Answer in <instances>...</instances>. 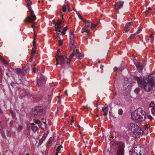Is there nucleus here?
Returning <instances> with one entry per match:
<instances>
[{
  "instance_id": "nucleus-31",
  "label": "nucleus",
  "mask_w": 155,
  "mask_h": 155,
  "mask_svg": "<svg viewBox=\"0 0 155 155\" xmlns=\"http://www.w3.org/2000/svg\"><path fill=\"white\" fill-rule=\"evenodd\" d=\"M10 112L11 114V116L13 118H14L15 117V114L13 112L12 110H10Z\"/></svg>"
},
{
  "instance_id": "nucleus-58",
  "label": "nucleus",
  "mask_w": 155,
  "mask_h": 155,
  "mask_svg": "<svg viewBox=\"0 0 155 155\" xmlns=\"http://www.w3.org/2000/svg\"><path fill=\"white\" fill-rule=\"evenodd\" d=\"M73 116L72 117V119L71 120V122L73 123L74 122V120L73 119Z\"/></svg>"
},
{
  "instance_id": "nucleus-43",
  "label": "nucleus",
  "mask_w": 155,
  "mask_h": 155,
  "mask_svg": "<svg viewBox=\"0 0 155 155\" xmlns=\"http://www.w3.org/2000/svg\"><path fill=\"white\" fill-rule=\"evenodd\" d=\"M60 12H61V14H60L61 17V18L62 19H64V18L63 17V14H62V12H61V9H60Z\"/></svg>"
},
{
  "instance_id": "nucleus-35",
  "label": "nucleus",
  "mask_w": 155,
  "mask_h": 155,
  "mask_svg": "<svg viewBox=\"0 0 155 155\" xmlns=\"http://www.w3.org/2000/svg\"><path fill=\"white\" fill-rule=\"evenodd\" d=\"M60 53V51L59 49H58L57 51V53L55 57L56 58L58 57L59 56H60V55H59V53Z\"/></svg>"
},
{
  "instance_id": "nucleus-51",
  "label": "nucleus",
  "mask_w": 155,
  "mask_h": 155,
  "mask_svg": "<svg viewBox=\"0 0 155 155\" xmlns=\"http://www.w3.org/2000/svg\"><path fill=\"white\" fill-rule=\"evenodd\" d=\"M85 23H88V24H90V21H86L85 20V21H84Z\"/></svg>"
},
{
  "instance_id": "nucleus-5",
  "label": "nucleus",
  "mask_w": 155,
  "mask_h": 155,
  "mask_svg": "<svg viewBox=\"0 0 155 155\" xmlns=\"http://www.w3.org/2000/svg\"><path fill=\"white\" fill-rule=\"evenodd\" d=\"M70 43L71 48L74 49V53L77 58L78 59H81L82 58V56L78 51V49H75V47H74V32H71L69 34Z\"/></svg>"
},
{
  "instance_id": "nucleus-50",
  "label": "nucleus",
  "mask_w": 155,
  "mask_h": 155,
  "mask_svg": "<svg viewBox=\"0 0 155 155\" xmlns=\"http://www.w3.org/2000/svg\"><path fill=\"white\" fill-rule=\"evenodd\" d=\"M48 151L47 150H45V155H48Z\"/></svg>"
},
{
  "instance_id": "nucleus-1",
  "label": "nucleus",
  "mask_w": 155,
  "mask_h": 155,
  "mask_svg": "<svg viewBox=\"0 0 155 155\" xmlns=\"http://www.w3.org/2000/svg\"><path fill=\"white\" fill-rule=\"evenodd\" d=\"M135 78L141 88L147 92L151 90L154 85L155 87V73L150 75L143 80L137 77Z\"/></svg>"
},
{
  "instance_id": "nucleus-15",
  "label": "nucleus",
  "mask_w": 155,
  "mask_h": 155,
  "mask_svg": "<svg viewBox=\"0 0 155 155\" xmlns=\"http://www.w3.org/2000/svg\"><path fill=\"white\" fill-rule=\"evenodd\" d=\"M146 152L145 148L143 147H141L140 150V153H139L138 154V155H147V154Z\"/></svg>"
},
{
  "instance_id": "nucleus-47",
  "label": "nucleus",
  "mask_w": 155,
  "mask_h": 155,
  "mask_svg": "<svg viewBox=\"0 0 155 155\" xmlns=\"http://www.w3.org/2000/svg\"><path fill=\"white\" fill-rule=\"evenodd\" d=\"M149 12V10H146V11L144 12V13L146 15H147L148 13Z\"/></svg>"
},
{
  "instance_id": "nucleus-22",
  "label": "nucleus",
  "mask_w": 155,
  "mask_h": 155,
  "mask_svg": "<svg viewBox=\"0 0 155 155\" xmlns=\"http://www.w3.org/2000/svg\"><path fill=\"white\" fill-rule=\"evenodd\" d=\"M31 128L34 132H35L37 130L38 128L37 127L35 126L33 124H32Z\"/></svg>"
},
{
  "instance_id": "nucleus-20",
  "label": "nucleus",
  "mask_w": 155,
  "mask_h": 155,
  "mask_svg": "<svg viewBox=\"0 0 155 155\" xmlns=\"http://www.w3.org/2000/svg\"><path fill=\"white\" fill-rule=\"evenodd\" d=\"M124 98L127 101H129L131 99V97L129 94H127L124 96Z\"/></svg>"
},
{
  "instance_id": "nucleus-6",
  "label": "nucleus",
  "mask_w": 155,
  "mask_h": 155,
  "mask_svg": "<svg viewBox=\"0 0 155 155\" xmlns=\"http://www.w3.org/2000/svg\"><path fill=\"white\" fill-rule=\"evenodd\" d=\"M32 110L33 114L35 116H40L42 114L43 108L41 106H37L34 108Z\"/></svg>"
},
{
  "instance_id": "nucleus-59",
  "label": "nucleus",
  "mask_w": 155,
  "mask_h": 155,
  "mask_svg": "<svg viewBox=\"0 0 155 155\" xmlns=\"http://www.w3.org/2000/svg\"><path fill=\"white\" fill-rule=\"evenodd\" d=\"M65 94L67 95V96H68V93H67V90H66L65 91Z\"/></svg>"
},
{
  "instance_id": "nucleus-33",
  "label": "nucleus",
  "mask_w": 155,
  "mask_h": 155,
  "mask_svg": "<svg viewBox=\"0 0 155 155\" xmlns=\"http://www.w3.org/2000/svg\"><path fill=\"white\" fill-rule=\"evenodd\" d=\"M47 136V135L46 134H44V135L43 136L41 140L44 141L46 139Z\"/></svg>"
},
{
  "instance_id": "nucleus-63",
  "label": "nucleus",
  "mask_w": 155,
  "mask_h": 155,
  "mask_svg": "<svg viewBox=\"0 0 155 155\" xmlns=\"http://www.w3.org/2000/svg\"><path fill=\"white\" fill-rule=\"evenodd\" d=\"M59 152H58V151H57L56 153H55V155H58V153H59Z\"/></svg>"
},
{
  "instance_id": "nucleus-46",
  "label": "nucleus",
  "mask_w": 155,
  "mask_h": 155,
  "mask_svg": "<svg viewBox=\"0 0 155 155\" xmlns=\"http://www.w3.org/2000/svg\"><path fill=\"white\" fill-rule=\"evenodd\" d=\"M58 28H56L55 27V31H59V32H61V31L60 30H59L58 29Z\"/></svg>"
},
{
  "instance_id": "nucleus-26",
  "label": "nucleus",
  "mask_w": 155,
  "mask_h": 155,
  "mask_svg": "<svg viewBox=\"0 0 155 155\" xmlns=\"http://www.w3.org/2000/svg\"><path fill=\"white\" fill-rule=\"evenodd\" d=\"M1 133L3 138H4L5 139L6 138V137L5 136V132L4 131H3L2 130H1Z\"/></svg>"
},
{
  "instance_id": "nucleus-61",
  "label": "nucleus",
  "mask_w": 155,
  "mask_h": 155,
  "mask_svg": "<svg viewBox=\"0 0 155 155\" xmlns=\"http://www.w3.org/2000/svg\"><path fill=\"white\" fill-rule=\"evenodd\" d=\"M51 95H48V98L49 99H50V98H51Z\"/></svg>"
},
{
  "instance_id": "nucleus-17",
  "label": "nucleus",
  "mask_w": 155,
  "mask_h": 155,
  "mask_svg": "<svg viewBox=\"0 0 155 155\" xmlns=\"http://www.w3.org/2000/svg\"><path fill=\"white\" fill-rule=\"evenodd\" d=\"M36 42L35 41V38L33 41V48H32L31 50V53L35 54L36 50V47L35 46Z\"/></svg>"
},
{
  "instance_id": "nucleus-37",
  "label": "nucleus",
  "mask_w": 155,
  "mask_h": 155,
  "mask_svg": "<svg viewBox=\"0 0 155 155\" xmlns=\"http://www.w3.org/2000/svg\"><path fill=\"white\" fill-rule=\"evenodd\" d=\"M154 103L153 102H151L150 104V107H153L154 106Z\"/></svg>"
},
{
  "instance_id": "nucleus-32",
  "label": "nucleus",
  "mask_w": 155,
  "mask_h": 155,
  "mask_svg": "<svg viewBox=\"0 0 155 155\" xmlns=\"http://www.w3.org/2000/svg\"><path fill=\"white\" fill-rule=\"evenodd\" d=\"M78 16L80 19L82 20L83 21H85V20L82 18V17L80 14H78Z\"/></svg>"
},
{
  "instance_id": "nucleus-12",
  "label": "nucleus",
  "mask_w": 155,
  "mask_h": 155,
  "mask_svg": "<svg viewBox=\"0 0 155 155\" xmlns=\"http://www.w3.org/2000/svg\"><path fill=\"white\" fill-rule=\"evenodd\" d=\"M64 22V21L61 20H58L55 26H58V27L61 29L64 26V25L63 24Z\"/></svg>"
},
{
  "instance_id": "nucleus-36",
  "label": "nucleus",
  "mask_w": 155,
  "mask_h": 155,
  "mask_svg": "<svg viewBox=\"0 0 155 155\" xmlns=\"http://www.w3.org/2000/svg\"><path fill=\"white\" fill-rule=\"evenodd\" d=\"M53 140V138L52 137H50L48 141L49 143V144L51 143Z\"/></svg>"
},
{
  "instance_id": "nucleus-42",
  "label": "nucleus",
  "mask_w": 155,
  "mask_h": 155,
  "mask_svg": "<svg viewBox=\"0 0 155 155\" xmlns=\"http://www.w3.org/2000/svg\"><path fill=\"white\" fill-rule=\"evenodd\" d=\"M22 129V127L21 125L19 126L18 127V130L20 131Z\"/></svg>"
},
{
  "instance_id": "nucleus-41",
  "label": "nucleus",
  "mask_w": 155,
  "mask_h": 155,
  "mask_svg": "<svg viewBox=\"0 0 155 155\" xmlns=\"http://www.w3.org/2000/svg\"><path fill=\"white\" fill-rule=\"evenodd\" d=\"M147 117L148 119L150 120V121H151L153 119L152 117L150 115H148Z\"/></svg>"
},
{
  "instance_id": "nucleus-29",
  "label": "nucleus",
  "mask_w": 155,
  "mask_h": 155,
  "mask_svg": "<svg viewBox=\"0 0 155 155\" xmlns=\"http://www.w3.org/2000/svg\"><path fill=\"white\" fill-rule=\"evenodd\" d=\"M37 84L38 86H42L43 85V83L40 80H37Z\"/></svg>"
},
{
  "instance_id": "nucleus-49",
  "label": "nucleus",
  "mask_w": 155,
  "mask_h": 155,
  "mask_svg": "<svg viewBox=\"0 0 155 155\" xmlns=\"http://www.w3.org/2000/svg\"><path fill=\"white\" fill-rule=\"evenodd\" d=\"M104 65H103L102 64H101L100 68L102 70H103V68H104Z\"/></svg>"
},
{
  "instance_id": "nucleus-19",
  "label": "nucleus",
  "mask_w": 155,
  "mask_h": 155,
  "mask_svg": "<svg viewBox=\"0 0 155 155\" xmlns=\"http://www.w3.org/2000/svg\"><path fill=\"white\" fill-rule=\"evenodd\" d=\"M0 60L4 64H5L6 65H8V62L4 59L1 55H0Z\"/></svg>"
},
{
  "instance_id": "nucleus-64",
  "label": "nucleus",
  "mask_w": 155,
  "mask_h": 155,
  "mask_svg": "<svg viewBox=\"0 0 155 155\" xmlns=\"http://www.w3.org/2000/svg\"><path fill=\"white\" fill-rule=\"evenodd\" d=\"M60 101H61V100L60 99H59L58 101V103H60Z\"/></svg>"
},
{
  "instance_id": "nucleus-40",
  "label": "nucleus",
  "mask_w": 155,
  "mask_h": 155,
  "mask_svg": "<svg viewBox=\"0 0 155 155\" xmlns=\"http://www.w3.org/2000/svg\"><path fill=\"white\" fill-rule=\"evenodd\" d=\"M58 43L60 46H61L63 45V41L61 40L58 41Z\"/></svg>"
},
{
  "instance_id": "nucleus-10",
  "label": "nucleus",
  "mask_w": 155,
  "mask_h": 155,
  "mask_svg": "<svg viewBox=\"0 0 155 155\" xmlns=\"http://www.w3.org/2000/svg\"><path fill=\"white\" fill-rule=\"evenodd\" d=\"M30 68L28 64H26V66L22 68L23 72H22V75L25 76L26 74L28 73L30 71Z\"/></svg>"
},
{
  "instance_id": "nucleus-4",
  "label": "nucleus",
  "mask_w": 155,
  "mask_h": 155,
  "mask_svg": "<svg viewBox=\"0 0 155 155\" xmlns=\"http://www.w3.org/2000/svg\"><path fill=\"white\" fill-rule=\"evenodd\" d=\"M26 3L29 10L30 12V15L26 18L24 20L25 22L33 23L36 19L34 11L32 10L31 5L32 4V2L31 0H26Z\"/></svg>"
},
{
  "instance_id": "nucleus-7",
  "label": "nucleus",
  "mask_w": 155,
  "mask_h": 155,
  "mask_svg": "<svg viewBox=\"0 0 155 155\" xmlns=\"http://www.w3.org/2000/svg\"><path fill=\"white\" fill-rule=\"evenodd\" d=\"M117 144L119 145L117 155H124V144L123 142H120L117 143Z\"/></svg>"
},
{
  "instance_id": "nucleus-54",
  "label": "nucleus",
  "mask_w": 155,
  "mask_h": 155,
  "mask_svg": "<svg viewBox=\"0 0 155 155\" xmlns=\"http://www.w3.org/2000/svg\"><path fill=\"white\" fill-rule=\"evenodd\" d=\"M43 141H44L43 140H41L39 142V144H40V145L41 144L43 143Z\"/></svg>"
},
{
  "instance_id": "nucleus-18",
  "label": "nucleus",
  "mask_w": 155,
  "mask_h": 155,
  "mask_svg": "<svg viewBox=\"0 0 155 155\" xmlns=\"http://www.w3.org/2000/svg\"><path fill=\"white\" fill-rule=\"evenodd\" d=\"M74 50H73V52L71 54L69 55V58H67V63L68 64H70V61H71V60L73 57L74 56Z\"/></svg>"
},
{
  "instance_id": "nucleus-57",
  "label": "nucleus",
  "mask_w": 155,
  "mask_h": 155,
  "mask_svg": "<svg viewBox=\"0 0 155 155\" xmlns=\"http://www.w3.org/2000/svg\"><path fill=\"white\" fill-rule=\"evenodd\" d=\"M78 128L79 129V131L80 132V133H81V134H82V133L81 132V129H80V126L79 125H78Z\"/></svg>"
},
{
  "instance_id": "nucleus-23",
  "label": "nucleus",
  "mask_w": 155,
  "mask_h": 155,
  "mask_svg": "<svg viewBox=\"0 0 155 155\" xmlns=\"http://www.w3.org/2000/svg\"><path fill=\"white\" fill-rule=\"evenodd\" d=\"M139 35H137L136 34V33H134V34H131L130 36L129 37V39H133V38H134L135 37H137L138 36H139Z\"/></svg>"
},
{
  "instance_id": "nucleus-8",
  "label": "nucleus",
  "mask_w": 155,
  "mask_h": 155,
  "mask_svg": "<svg viewBox=\"0 0 155 155\" xmlns=\"http://www.w3.org/2000/svg\"><path fill=\"white\" fill-rule=\"evenodd\" d=\"M56 59L57 61V63L56 64V65H58L59 63L58 61L59 60L61 61V63L60 64L62 66L64 64L65 62H67V61H65V59L61 55H60V56H59L58 57L56 58Z\"/></svg>"
},
{
  "instance_id": "nucleus-60",
  "label": "nucleus",
  "mask_w": 155,
  "mask_h": 155,
  "mask_svg": "<svg viewBox=\"0 0 155 155\" xmlns=\"http://www.w3.org/2000/svg\"><path fill=\"white\" fill-rule=\"evenodd\" d=\"M79 155H82L81 151L80 149L79 150Z\"/></svg>"
},
{
  "instance_id": "nucleus-2",
  "label": "nucleus",
  "mask_w": 155,
  "mask_h": 155,
  "mask_svg": "<svg viewBox=\"0 0 155 155\" xmlns=\"http://www.w3.org/2000/svg\"><path fill=\"white\" fill-rule=\"evenodd\" d=\"M127 130L131 136L135 137H140L143 133V130L140 128L133 123H130L128 124Z\"/></svg>"
},
{
  "instance_id": "nucleus-3",
  "label": "nucleus",
  "mask_w": 155,
  "mask_h": 155,
  "mask_svg": "<svg viewBox=\"0 0 155 155\" xmlns=\"http://www.w3.org/2000/svg\"><path fill=\"white\" fill-rule=\"evenodd\" d=\"M132 120L137 122H140L144 120L146 117L145 111L141 108H138L131 114Z\"/></svg>"
},
{
  "instance_id": "nucleus-13",
  "label": "nucleus",
  "mask_w": 155,
  "mask_h": 155,
  "mask_svg": "<svg viewBox=\"0 0 155 155\" xmlns=\"http://www.w3.org/2000/svg\"><path fill=\"white\" fill-rule=\"evenodd\" d=\"M68 8V11L69 12H70L69 8V5L67 3H65L62 6L63 11V12H65L67 11V8Z\"/></svg>"
},
{
  "instance_id": "nucleus-21",
  "label": "nucleus",
  "mask_w": 155,
  "mask_h": 155,
  "mask_svg": "<svg viewBox=\"0 0 155 155\" xmlns=\"http://www.w3.org/2000/svg\"><path fill=\"white\" fill-rule=\"evenodd\" d=\"M130 23H128L126 25L125 28V30L127 31H129L130 28Z\"/></svg>"
},
{
  "instance_id": "nucleus-11",
  "label": "nucleus",
  "mask_w": 155,
  "mask_h": 155,
  "mask_svg": "<svg viewBox=\"0 0 155 155\" xmlns=\"http://www.w3.org/2000/svg\"><path fill=\"white\" fill-rule=\"evenodd\" d=\"M124 4V2L120 1L116 3L115 5V8L116 10H118L122 7Z\"/></svg>"
},
{
  "instance_id": "nucleus-62",
  "label": "nucleus",
  "mask_w": 155,
  "mask_h": 155,
  "mask_svg": "<svg viewBox=\"0 0 155 155\" xmlns=\"http://www.w3.org/2000/svg\"><path fill=\"white\" fill-rule=\"evenodd\" d=\"M145 127L147 128H148V125H147V124L145 125Z\"/></svg>"
},
{
  "instance_id": "nucleus-45",
  "label": "nucleus",
  "mask_w": 155,
  "mask_h": 155,
  "mask_svg": "<svg viewBox=\"0 0 155 155\" xmlns=\"http://www.w3.org/2000/svg\"><path fill=\"white\" fill-rule=\"evenodd\" d=\"M152 113L153 114L155 113V107L153 108L151 110Z\"/></svg>"
},
{
  "instance_id": "nucleus-39",
  "label": "nucleus",
  "mask_w": 155,
  "mask_h": 155,
  "mask_svg": "<svg viewBox=\"0 0 155 155\" xmlns=\"http://www.w3.org/2000/svg\"><path fill=\"white\" fill-rule=\"evenodd\" d=\"M35 122L36 124H41V125H42V123H41V122L40 121H39V120H35Z\"/></svg>"
},
{
  "instance_id": "nucleus-34",
  "label": "nucleus",
  "mask_w": 155,
  "mask_h": 155,
  "mask_svg": "<svg viewBox=\"0 0 155 155\" xmlns=\"http://www.w3.org/2000/svg\"><path fill=\"white\" fill-rule=\"evenodd\" d=\"M35 54L31 53V57L30 58V61L31 62H32V58H33L34 56L35 55Z\"/></svg>"
},
{
  "instance_id": "nucleus-48",
  "label": "nucleus",
  "mask_w": 155,
  "mask_h": 155,
  "mask_svg": "<svg viewBox=\"0 0 155 155\" xmlns=\"http://www.w3.org/2000/svg\"><path fill=\"white\" fill-rule=\"evenodd\" d=\"M117 70H118V69L117 67H114V71H116Z\"/></svg>"
},
{
  "instance_id": "nucleus-28",
  "label": "nucleus",
  "mask_w": 155,
  "mask_h": 155,
  "mask_svg": "<svg viewBox=\"0 0 155 155\" xmlns=\"http://www.w3.org/2000/svg\"><path fill=\"white\" fill-rule=\"evenodd\" d=\"M7 133L6 134L7 136V137H11L12 134H11V132L7 130Z\"/></svg>"
},
{
  "instance_id": "nucleus-56",
  "label": "nucleus",
  "mask_w": 155,
  "mask_h": 155,
  "mask_svg": "<svg viewBox=\"0 0 155 155\" xmlns=\"http://www.w3.org/2000/svg\"><path fill=\"white\" fill-rule=\"evenodd\" d=\"M135 91L137 93H138L139 92V90L138 89H136L135 90Z\"/></svg>"
},
{
  "instance_id": "nucleus-24",
  "label": "nucleus",
  "mask_w": 155,
  "mask_h": 155,
  "mask_svg": "<svg viewBox=\"0 0 155 155\" xmlns=\"http://www.w3.org/2000/svg\"><path fill=\"white\" fill-rule=\"evenodd\" d=\"M15 70L17 73H18L19 74H21V75H22V72H23L22 69V70H21L20 68H17Z\"/></svg>"
},
{
  "instance_id": "nucleus-9",
  "label": "nucleus",
  "mask_w": 155,
  "mask_h": 155,
  "mask_svg": "<svg viewBox=\"0 0 155 155\" xmlns=\"http://www.w3.org/2000/svg\"><path fill=\"white\" fill-rule=\"evenodd\" d=\"M135 65L138 72L140 73H141L144 67L143 64L140 62H139Z\"/></svg>"
},
{
  "instance_id": "nucleus-30",
  "label": "nucleus",
  "mask_w": 155,
  "mask_h": 155,
  "mask_svg": "<svg viewBox=\"0 0 155 155\" xmlns=\"http://www.w3.org/2000/svg\"><path fill=\"white\" fill-rule=\"evenodd\" d=\"M123 113V111L122 109H120L118 110V114L120 115H122Z\"/></svg>"
},
{
  "instance_id": "nucleus-25",
  "label": "nucleus",
  "mask_w": 155,
  "mask_h": 155,
  "mask_svg": "<svg viewBox=\"0 0 155 155\" xmlns=\"http://www.w3.org/2000/svg\"><path fill=\"white\" fill-rule=\"evenodd\" d=\"M68 30V27L66 26L63 29L62 31H61V33L62 35H64L65 34V32Z\"/></svg>"
},
{
  "instance_id": "nucleus-52",
  "label": "nucleus",
  "mask_w": 155,
  "mask_h": 155,
  "mask_svg": "<svg viewBox=\"0 0 155 155\" xmlns=\"http://www.w3.org/2000/svg\"><path fill=\"white\" fill-rule=\"evenodd\" d=\"M149 37L151 39H153V35H149Z\"/></svg>"
},
{
  "instance_id": "nucleus-55",
  "label": "nucleus",
  "mask_w": 155,
  "mask_h": 155,
  "mask_svg": "<svg viewBox=\"0 0 155 155\" xmlns=\"http://www.w3.org/2000/svg\"><path fill=\"white\" fill-rule=\"evenodd\" d=\"M32 98H33V99H35V100H38V98H37V97H32Z\"/></svg>"
},
{
  "instance_id": "nucleus-16",
  "label": "nucleus",
  "mask_w": 155,
  "mask_h": 155,
  "mask_svg": "<svg viewBox=\"0 0 155 155\" xmlns=\"http://www.w3.org/2000/svg\"><path fill=\"white\" fill-rule=\"evenodd\" d=\"M102 111L104 113V116L105 117L107 115L108 111V107L107 106L103 107L102 108Z\"/></svg>"
},
{
  "instance_id": "nucleus-14",
  "label": "nucleus",
  "mask_w": 155,
  "mask_h": 155,
  "mask_svg": "<svg viewBox=\"0 0 155 155\" xmlns=\"http://www.w3.org/2000/svg\"><path fill=\"white\" fill-rule=\"evenodd\" d=\"M89 27V26H85L82 28L81 32L83 33L84 32H86L87 34L89 33L90 31L88 29Z\"/></svg>"
},
{
  "instance_id": "nucleus-44",
  "label": "nucleus",
  "mask_w": 155,
  "mask_h": 155,
  "mask_svg": "<svg viewBox=\"0 0 155 155\" xmlns=\"http://www.w3.org/2000/svg\"><path fill=\"white\" fill-rule=\"evenodd\" d=\"M33 71L35 73L36 72H37L38 71L37 69H36V68L35 67L33 69Z\"/></svg>"
},
{
  "instance_id": "nucleus-38",
  "label": "nucleus",
  "mask_w": 155,
  "mask_h": 155,
  "mask_svg": "<svg viewBox=\"0 0 155 155\" xmlns=\"http://www.w3.org/2000/svg\"><path fill=\"white\" fill-rule=\"evenodd\" d=\"M61 147H62L61 146H60L58 147L56 149V151H58L59 152H60V150Z\"/></svg>"
},
{
  "instance_id": "nucleus-53",
  "label": "nucleus",
  "mask_w": 155,
  "mask_h": 155,
  "mask_svg": "<svg viewBox=\"0 0 155 155\" xmlns=\"http://www.w3.org/2000/svg\"><path fill=\"white\" fill-rule=\"evenodd\" d=\"M12 124H13V123H12V121H10V123H9V125H10V127H12Z\"/></svg>"
},
{
  "instance_id": "nucleus-27",
  "label": "nucleus",
  "mask_w": 155,
  "mask_h": 155,
  "mask_svg": "<svg viewBox=\"0 0 155 155\" xmlns=\"http://www.w3.org/2000/svg\"><path fill=\"white\" fill-rule=\"evenodd\" d=\"M98 23H96L95 24H91V29H92L94 28L97 26L98 25Z\"/></svg>"
}]
</instances>
